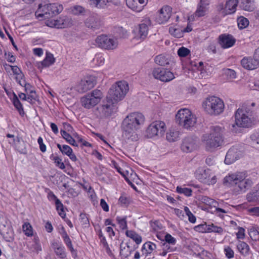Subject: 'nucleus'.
Returning <instances> with one entry per match:
<instances>
[{
    "instance_id": "1",
    "label": "nucleus",
    "mask_w": 259,
    "mask_h": 259,
    "mask_svg": "<svg viewBox=\"0 0 259 259\" xmlns=\"http://www.w3.org/2000/svg\"><path fill=\"white\" fill-rule=\"evenodd\" d=\"M202 140L206 151H213L221 146L224 141L223 129L219 126H210L209 133L203 135Z\"/></svg>"
},
{
    "instance_id": "2",
    "label": "nucleus",
    "mask_w": 259,
    "mask_h": 259,
    "mask_svg": "<svg viewBox=\"0 0 259 259\" xmlns=\"http://www.w3.org/2000/svg\"><path fill=\"white\" fill-rule=\"evenodd\" d=\"M245 174L243 172H238L232 174L224 178V183L235 185L238 193L245 192L252 186L253 182L249 179H245Z\"/></svg>"
},
{
    "instance_id": "3",
    "label": "nucleus",
    "mask_w": 259,
    "mask_h": 259,
    "mask_svg": "<svg viewBox=\"0 0 259 259\" xmlns=\"http://www.w3.org/2000/svg\"><path fill=\"white\" fill-rule=\"evenodd\" d=\"M128 90V84L125 81H119L112 85L108 91L107 99L117 103L124 98Z\"/></svg>"
},
{
    "instance_id": "4",
    "label": "nucleus",
    "mask_w": 259,
    "mask_h": 259,
    "mask_svg": "<svg viewBox=\"0 0 259 259\" xmlns=\"http://www.w3.org/2000/svg\"><path fill=\"white\" fill-rule=\"evenodd\" d=\"M205 111L211 115H218L224 110V102L220 98L215 96L207 98L203 103Z\"/></svg>"
},
{
    "instance_id": "5",
    "label": "nucleus",
    "mask_w": 259,
    "mask_h": 259,
    "mask_svg": "<svg viewBox=\"0 0 259 259\" xmlns=\"http://www.w3.org/2000/svg\"><path fill=\"white\" fill-rule=\"evenodd\" d=\"M176 121L180 125L188 129L193 126L196 122V118L188 109H180L176 115Z\"/></svg>"
},
{
    "instance_id": "6",
    "label": "nucleus",
    "mask_w": 259,
    "mask_h": 259,
    "mask_svg": "<svg viewBox=\"0 0 259 259\" xmlns=\"http://www.w3.org/2000/svg\"><path fill=\"white\" fill-rule=\"evenodd\" d=\"M251 113L252 111L247 108L245 109L243 107L239 108L235 114L236 124L242 127L251 126L252 120L249 116L251 115Z\"/></svg>"
},
{
    "instance_id": "7",
    "label": "nucleus",
    "mask_w": 259,
    "mask_h": 259,
    "mask_svg": "<svg viewBox=\"0 0 259 259\" xmlns=\"http://www.w3.org/2000/svg\"><path fill=\"white\" fill-rule=\"evenodd\" d=\"M102 92L98 89L82 97L80 99L81 105L87 109H91L97 105L103 98Z\"/></svg>"
},
{
    "instance_id": "8",
    "label": "nucleus",
    "mask_w": 259,
    "mask_h": 259,
    "mask_svg": "<svg viewBox=\"0 0 259 259\" xmlns=\"http://www.w3.org/2000/svg\"><path fill=\"white\" fill-rule=\"evenodd\" d=\"M95 41L98 47L105 50H114L118 46L117 39L104 34L98 36Z\"/></svg>"
},
{
    "instance_id": "9",
    "label": "nucleus",
    "mask_w": 259,
    "mask_h": 259,
    "mask_svg": "<svg viewBox=\"0 0 259 259\" xmlns=\"http://www.w3.org/2000/svg\"><path fill=\"white\" fill-rule=\"evenodd\" d=\"M46 24L47 26L50 27L64 28L72 26V20L70 17L61 15L57 19L48 20Z\"/></svg>"
},
{
    "instance_id": "10",
    "label": "nucleus",
    "mask_w": 259,
    "mask_h": 259,
    "mask_svg": "<svg viewBox=\"0 0 259 259\" xmlns=\"http://www.w3.org/2000/svg\"><path fill=\"white\" fill-rule=\"evenodd\" d=\"M145 121V117L143 114L139 112H134L127 116L123 120L122 123L134 127L137 129L143 124Z\"/></svg>"
},
{
    "instance_id": "11",
    "label": "nucleus",
    "mask_w": 259,
    "mask_h": 259,
    "mask_svg": "<svg viewBox=\"0 0 259 259\" xmlns=\"http://www.w3.org/2000/svg\"><path fill=\"white\" fill-rule=\"evenodd\" d=\"M165 129V123L161 121L153 122L148 127L146 132L148 138H152L154 136H162Z\"/></svg>"
},
{
    "instance_id": "12",
    "label": "nucleus",
    "mask_w": 259,
    "mask_h": 259,
    "mask_svg": "<svg viewBox=\"0 0 259 259\" xmlns=\"http://www.w3.org/2000/svg\"><path fill=\"white\" fill-rule=\"evenodd\" d=\"M0 233L7 241L10 242L14 239L12 227L10 222L6 218L0 221Z\"/></svg>"
},
{
    "instance_id": "13",
    "label": "nucleus",
    "mask_w": 259,
    "mask_h": 259,
    "mask_svg": "<svg viewBox=\"0 0 259 259\" xmlns=\"http://www.w3.org/2000/svg\"><path fill=\"white\" fill-rule=\"evenodd\" d=\"M195 174L196 179L202 183L210 184L215 182V176H212L209 169L199 167L196 170Z\"/></svg>"
},
{
    "instance_id": "14",
    "label": "nucleus",
    "mask_w": 259,
    "mask_h": 259,
    "mask_svg": "<svg viewBox=\"0 0 259 259\" xmlns=\"http://www.w3.org/2000/svg\"><path fill=\"white\" fill-rule=\"evenodd\" d=\"M137 130V128L134 127L127 125L126 123H122V137L127 140L137 141L138 139V136L136 133Z\"/></svg>"
},
{
    "instance_id": "15",
    "label": "nucleus",
    "mask_w": 259,
    "mask_h": 259,
    "mask_svg": "<svg viewBox=\"0 0 259 259\" xmlns=\"http://www.w3.org/2000/svg\"><path fill=\"white\" fill-rule=\"evenodd\" d=\"M96 84L94 77H90L81 80L76 85V90L80 93H83L93 88Z\"/></svg>"
},
{
    "instance_id": "16",
    "label": "nucleus",
    "mask_w": 259,
    "mask_h": 259,
    "mask_svg": "<svg viewBox=\"0 0 259 259\" xmlns=\"http://www.w3.org/2000/svg\"><path fill=\"white\" fill-rule=\"evenodd\" d=\"M219 44L223 49L232 47L236 42L235 38L231 34H222L218 37Z\"/></svg>"
},
{
    "instance_id": "17",
    "label": "nucleus",
    "mask_w": 259,
    "mask_h": 259,
    "mask_svg": "<svg viewBox=\"0 0 259 259\" xmlns=\"http://www.w3.org/2000/svg\"><path fill=\"white\" fill-rule=\"evenodd\" d=\"M197 142V138L186 137L183 141L181 145V149L185 152H192L196 148V143Z\"/></svg>"
},
{
    "instance_id": "18",
    "label": "nucleus",
    "mask_w": 259,
    "mask_h": 259,
    "mask_svg": "<svg viewBox=\"0 0 259 259\" xmlns=\"http://www.w3.org/2000/svg\"><path fill=\"white\" fill-rule=\"evenodd\" d=\"M171 14V8L168 6L163 7L160 10L156 20L159 24L164 23L169 20Z\"/></svg>"
},
{
    "instance_id": "19",
    "label": "nucleus",
    "mask_w": 259,
    "mask_h": 259,
    "mask_svg": "<svg viewBox=\"0 0 259 259\" xmlns=\"http://www.w3.org/2000/svg\"><path fill=\"white\" fill-rule=\"evenodd\" d=\"M150 23V20L147 19L145 20V23L139 24L138 28L134 30L137 38L143 40L147 37L149 31L148 25Z\"/></svg>"
},
{
    "instance_id": "20",
    "label": "nucleus",
    "mask_w": 259,
    "mask_h": 259,
    "mask_svg": "<svg viewBox=\"0 0 259 259\" xmlns=\"http://www.w3.org/2000/svg\"><path fill=\"white\" fill-rule=\"evenodd\" d=\"M115 104H116V103L106 99V102H104L100 107L101 113L104 117H109L112 114L115 109Z\"/></svg>"
},
{
    "instance_id": "21",
    "label": "nucleus",
    "mask_w": 259,
    "mask_h": 259,
    "mask_svg": "<svg viewBox=\"0 0 259 259\" xmlns=\"http://www.w3.org/2000/svg\"><path fill=\"white\" fill-rule=\"evenodd\" d=\"M240 151L236 147L231 148L227 152L225 159V163L227 164H230L240 158Z\"/></svg>"
},
{
    "instance_id": "22",
    "label": "nucleus",
    "mask_w": 259,
    "mask_h": 259,
    "mask_svg": "<svg viewBox=\"0 0 259 259\" xmlns=\"http://www.w3.org/2000/svg\"><path fill=\"white\" fill-rule=\"evenodd\" d=\"M148 3V0H126L127 6L136 12L141 11Z\"/></svg>"
},
{
    "instance_id": "23",
    "label": "nucleus",
    "mask_w": 259,
    "mask_h": 259,
    "mask_svg": "<svg viewBox=\"0 0 259 259\" xmlns=\"http://www.w3.org/2000/svg\"><path fill=\"white\" fill-rule=\"evenodd\" d=\"M50 8L49 4L45 5L39 4L38 9L35 12V16L38 18H44L45 19L51 17Z\"/></svg>"
},
{
    "instance_id": "24",
    "label": "nucleus",
    "mask_w": 259,
    "mask_h": 259,
    "mask_svg": "<svg viewBox=\"0 0 259 259\" xmlns=\"http://www.w3.org/2000/svg\"><path fill=\"white\" fill-rule=\"evenodd\" d=\"M241 64L243 68L248 70L254 69L259 66L258 62L254 57L253 58L250 57L243 58L241 61Z\"/></svg>"
},
{
    "instance_id": "25",
    "label": "nucleus",
    "mask_w": 259,
    "mask_h": 259,
    "mask_svg": "<svg viewBox=\"0 0 259 259\" xmlns=\"http://www.w3.org/2000/svg\"><path fill=\"white\" fill-rule=\"evenodd\" d=\"M209 4L208 0H200L195 12V16L198 17L204 16L207 11Z\"/></svg>"
},
{
    "instance_id": "26",
    "label": "nucleus",
    "mask_w": 259,
    "mask_h": 259,
    "mask_svg": "<svg viewBox=\"0 0 259 259\" xmlns=\"http://www.w3.org/2000/svg\"><path fill=\"white\" fill-rule=\"evenodd\" d=\"M201 200L205 204L215 207L217 212H221L224 213L227 212L225 209L218 207L217 206L219 205L218 202L213 199L210 198L207 196H202Z\"/></svg>"
},
{
    "instance_id": "27",
    "label": "nucleus",
    "mask_w": 259,
    "mask_h": 259,
    "mask_svg": "<svg viewBox=\"0 0 259 259\" xmlns=\"http://www.w3.org/2000/svg\"><path fill=\"white\" fill-rule=\"evenodd\" d=\"M238 4V0H229L225 4L226 9L227 12H224V15H230L233 14L236 10V7Z\"/></svg>"
},
{
    "instance_id": "28",
    "label": "nucleus",
    "mask_w": 259,
    "mask_h": 259,
    "mask_svg": "<svg viewBox=\"0 0 259 259\" xmlns=\"http://www.w3.org/2000/svg\"><path fill=\"white\" fill-rule=\"evenodd\" d=\"M55 59L53 55L50 53H47L46 57L45 59L40 62L38 64V67L39 68H43V67H47L50 66L54 63Z\"/></svg>"
},
{
    "instance_id": "29",
    "label": "nucleus",
    "mask_w": 259,
    "mask_h": 259,
    "mask_svg": "<svg viewBox=\"0 0 259 259\" xmlns=\"http://www.w3.org/2000/svg\"><path fill=\"white\" fill-rule=\"evenodd\" d=\"M85 25L89 28L96 29L100 27L101 23L99 19L92 16L90 17L87 19L85 22Z\"/></svg>"
},
{
    "instance_id": "30",
    "label": "nucleus",
    "mask_w": 259,
    "mask_h": 259,
    "mask_svg": "<svg viewBox=\"0 0 259 259\" xmlns=\"http://www.w3.org/2000/svg\"><path fill=\"white\" fill-rule=\"evenodd\" d=\"M132 249L131 248L128 243L123 244V241L120 245V254L124 258H127L132 253Z\"/></svg>"
},
{
    "instance_id": "31",
    "label": "nucleus",
    "mask_w": 259,
    "mask_h": 259,
    "mask_svg": "<svg viewBox=\"0 0 259 259\" xmlns=\"http://www.w3.org/2000/svg\"><path fill=\"white\" fill-rule=\"evenodd\" d=\"M154 61L157 64L162 66H166L169 65L171 62V60L169 57H167L162 54L156 56Z\"/></svg>"
},
{
    "instance_id": "32",
    "label": "nucleus",
    "mask_w": 259,
    "mask_h": 259,
    "mask_svg": "<svg viewBox=\"0 0 259 259\" xmlns=\"http://www.w3.org/2000/svg\"><path fill=\"white\" fill-rule=\"evenodd\" d=\"M166 69L163 68H154L152 71V75L156 79H159L160 80H166L167 79H165V77H163L164 73L166 74Z\"/></svg>"
},
{
    "instance_id": "33",
    "label": "nucleus",
    "mask_w": 259,
    "mask_h": 259,
    "mask_svg": "<svg viewBox=\"0 0 259 259\" xmlns=\"http://www.w3.org/2000/svg\"><path fill=\"white\" fill-rule=\"evenodd\" d=\"M24 88L26 93L28 94L27 99L31 100H36V96L33 87L30 83H25Z\"/></svg>"
},
{
    "instance_id": "34",
    "label": "nucleus",
    "mask_w": 259,
    "mask_h": 259,
    "mask_svg": "<svg viewBox=\"0 0 259 259\" xmlns=\"http://www.w3.org/2000/svg\"><path fill=\"white\" fill-rule=\"evenodd\" d=\"M13 98L12 100L13 104L14 107L17 109L19 114L21 116H23L24 114V111L23 110V108L22 105L20 101H19L17 96L16 94L13 92Z\"/></svg>"
},
{
    "instance_id": "35",
    "label": "nucleus",
    "mask_w": 259,
    "mask_h": 259,
    "mask_svg": "<svg viewBox=\"0 0 259 259\" xmlns=\"http://www.w3.org/2000/svg\"><path fill=\"white\" fill-rule=\"evenodd\" d=\"M50 4V10L51 13V17L59 14L60 13L63 9V6L58 3L49 4Z\"/></svg>"
},
{
    "instance_id": "36",
    "label": "nucleus",
    "mask_w": 259,
    "mask_h": 259,
    "mask_svg": "<svg viewBox=\"0 0 259 259\" xmlns=\"http://www.w3.org/2000/svg\"><path fill=\"white\" fill-rule=\"evenodd\" d=\"M253 0H241L240 7L245 11H252L253 8Z\"/></svg>"
},
{
    "instance_id": "37",
    "label": "nucleus",
    "mask_w": 259,
    "mask_h": 259,
    "mask_svg": "<svg viewBox=\"0 0 259 259\" xmlns=\"http://www.w3.org/2000/svg\"><path fill=\"white\" fill-rule=\"evenodd\" d=\"M237 248L238 251L243 255H246L248 254L249 250V247L248 245L243 241H239Z\"/></svg>"
},
{
    "instance_id": "38",
    "label": "nucleus",
    "mask_w": 259,
    "mask_h": 259,
    "mask_svg": "<svg viewBox=\"0 0 259 259\" xmlns=\"http://www.w3.org/2000/svg\"><path fill=\"white\" fill-rule=\"evenodd\" d=\"M126 235L132 239L137 244L141 243L142 237L135 231L132 230H127L125 232Z\"/></svg>"
},
{
    "instance_id": "39",
    "label": "nucleus",
    "mask_w": 259,
    "mask_h": 259,
    "mask_svg": "<svg viewBox=\"0 0 259 259\" xmlns=\"http://www.w3.org/2000/svg\"><path fill=\"white\" fill-rule=\"evenodd\" d=\"M156 248V246L154 243L151 242H147L143 244L142 251L143 253L145 252V253L150 254Z\"/></svg>"
},
{
    "instance_id": "40",
    "label": "nucleus",
    "mask_w": 259,
    "mask_h": 259,
    "mask_svg": "<svg viewBox=\"0 0 259 259\" xmlns=\"http://www.w3.org/2000/svg\"><path fill=\"white\" fill-rule=\"evenodd\" d=\"M179 138V132L175 130H169L166 133V139L169 142H174Z\"/></svg>"
},
{
    "instance_id": "41",
    "label": "nucleus",
    "mask_w": 259,
    "mask_h": 259,
    "mask_svg": "<svg viewBox=\"0 0 259 259\" xmlns=\"http://www.w3.org/2000/svg\"><path fill=\"white\" fill-rule=\"evenodd\" d=\"M62 137L70 145L77 146L76 144L75 140L71 136L70 134L67 133L65 131L61 130L60 131Z\"/></svg>"
},
{
    "instance_id": "42",
    "label": "nucleus",
    "mask_w": 259,
    "mask_h": 259,
    "mask_svg": "<svg viewBox=\"0 0 259 259\" xmlns=\"http://www.w3.org/2000/svg\"><path fill=\"white\" fill-rule=\"evenodd\" d=\"M90 2L91 5L100 9L105 8L108 4V0H90Z\"/></svg>"
},
{
    "instance_id": "43",
    "label": "nucleus",
    "mask_w": 259,
    "mask_h": 259,
    "mask_svg": "<svg viewBox=\"0 0 259 259\" xmlns=\"http://www.w3.org/2000/svg\"><path fill=\"white\" fill-rule=\"evenodd\" d=\"M255 189L254 191L247 195V198L249 201H254L259 197V186H257Z\"/></svg>"
},
{
    "instance_id": "44",
    "label": "nucleus",
    "mask_w": 259,
    "mask_h": 259,
    "mask_svg": "<svg viewBox=\"0 0 259 259\" xmlns=\"http://www.w3.org/2000/svg\"><path fill=\"white\" fill-rule=\"evenodd\" d=\"M237 22L238 27L240 29L246 28L249 25L248 20L243 16H241L238 18Z\"/></svg>"
},
{
    "instance_id": "45",
    "label": "nucleus",
    "mask_w": 259,
    "mask_h": 259,
    "mask_svg": "<svg viewBox=\"0 0 259 259\" xmlns=\"http://www.w3.org/2000/svg\"><path fill=\"white\" fill-rule=\"evenodd\" d=\"M223 232V229L221 227L215 226L213 224L208 225V233L214 232L222 234Z\"/></svg>"
},
{
    "instance_id": "46",
    "label": "nucleus",
    "mask_w": 259,
    "mask_h": 259,
    "mask_svg": "<svg viewBox=\"0 0 259 259\" xmlns=\"http://www.w3.org/2000/svg\"><path fill=\"white\" fill-rule=\"evenodd\" d=\"M23 231L27 236L33 235L32 228L29 223H25L22 226Z\"/></svg>"
},
{
    "instance_id": "47",
    "label": "nucleus",
    "mask_w": 259,
    "mask_h": 259,
    "mask_svg": "<svg viewBox=\"0 0 259 259\" xmlns=\"http://www.w3.org/2000/svg\"><path fill=\"white\" fill-rule=\"evenodd\" d=\"M177 192L180 194H184L186 196H190L192 195V190L188 188H182L180 186H177Z\"/></svg>"
},
{
    "instance_id": "48",
    "label": "nucleus",
    "mask_w": 259,
    "mask_h": 259,
    "mask_svg": "<svg viewBox=\"0 0 259 259\" xmlns=\"http://www.w3.org/2000/svg\"><path fill=\"white\" fill-rule=\"evenodd\" d=\"M57 146L63 154L69 155L73 151L70 147L66 145L62 146L60 144H57Z\"/></svg>"
},
{
    "instance_id": "49",
    "label": "nucleus",
    "mask_w": 259,
    "mask_h": 259,
    "mask_svg": "<svg viewBox=\"0 0 259 259\" xmlns=\"http://www.w3.org/2000/svg\"><path fill=\"white\" fill-rule=\"evenodd\" d=\"M50 158H52L53 160L54 161V163L56 166L59 167L61 169H64L65 168V164L63 162H62V159L60 157L58 156L54 157L53 154H52Z\"/></svg>"
},
{
    "instance_id": "50",
    "label": "nucleus",
    "mask_w": 259,
    "mask_h": 259,
    "mask_svg": "<svg viewBox=\"0 0 259 259\" xmlns=\"http://www.w3.org/2000/svg\"><path fill=\"white\" fill-rule=\"evenodd\" d=\"M116 219L121 229L124 230L127 228L126 217L123 218L117 217Z\"/></svg>"
},
{
    "instance_id": "51",
    "label": "nucleus",
    "mask_w": 259,
    "mask_h": 259,
    "mask_svg": "<svg viewBox=\"0 0 259 259\" xmlns=\"http://www.w3.org/2000/svg\"><path fill=\"white\" fill-rule=\"evenodd\" d=\"M150 224L152 230L154 232H157L162 228V226L159 221H150Z\"/></svg>"
},
{
    "instance_id": "52",
    "label": "nucleus",
    "mask_w": 259,
    "mask_h": 259,
    "mask_svg": "<svg viewBox=\"0 0 259 259\" xmlns=\"http://www.w3.org/2000/svg\"><path fill=\"white\" fill-rule=\"evenodd\" d=\"M63 241L64 243H65L67 247L68 248V249L70 250L72 254L75 252V250L73 248V245L72 244V242L71 239H70L68 235H66L62 237Z\"/></svg>"
},
{
    "instance_id": "53",
    "label": "nucleus",
    "mask_w": 259,
    "mask_h": 259,
    "mask_svg": "<svg viewBox=\"0 0 259 259\" xmlns=\"http://www.w3.org/2000/svg\"><path fill=\"white\" fill-rule=\"evenodd\" d=\"M178 55L180 57H185L190 53V50L188 48L182 47L178 50Z\"/></svg>"
},
{
    "instance_id": "54",
    "label": "nucleus",
    "mask_w": 259,
    "mask_h": 259,
    "mask_svg": "<svg viewBox=\"0 0 259 259\" xmlns=\"http://www.w3.org/2000/svg\"><path fill=\"white\" fill-rule=\"evenodd\" d=\"M115 31L118 36L121 38H125L128 35L127 31L122 27H118L116 28Z\"/></svg>"
},
{
    "instance_id": "55",
    "label": "nucleus",
    "mask_w": 259,
    "mask_h": 259,
    "mask_svg": "<svg viewBox=\"0 0 259 259\" xmlns=\"http://www.w3.org/2000/svg\"><path fill=\"white\" fill-rule=\"evenodd\" d=\"M249 235L252 240H259V232L254 228H250L249 230Z\"/></svg>"
},
{
    "instance_id": "56",
    "label": "nucleus",
    "mask_w": 259,
    "mask_h": 259,
    "mask_svg": "<svg viewBox=\"0 0 259 259\" xmlns=\"http://www.w3.org/2000/svg\"><path fill=\"white\" fill-rule=\"evenodd\" d=\"M208 225H207L206 223L204 224H200L198 226H196L194 227V230L196 231L201 232V233H206L208 232Z\"/></svg>"
},
{
    "instance_id": "57",
    "label": "nucleus",
    "mask_w": 259,
    "mask_h": 259,
    "mask_svg": "<svg viewBox=\"0 0 259 259\" xmlns=\"http://www.w3.org/2000/svg\"><path fill=\"white\" fill-rule=\"evenodd\" d=\"M55 252L56 254L61 258H64L66 257L65 249L63 246L56 250Z\"/></svg>"
},
{
    "instance_id": "58",
    "label": "nucleus",
    "mask_w": 259,
    "mask_h": 259,
    "mask_svg": "<svg viewBox=\"0 0 259 259\" xmlns=\"http://www.w3.org/2000/svg\"><path fill=\"white\" fill-rule=\"evenodd\" d=\"M224 73L228 79H232L236 78V72L232 69L229 68L226 69L224 70Z\"/></svg>"
},
{
    "instance_id": "59",
    "label": "nucleus",
    "mask_w": 259,
    "mask_h": 259,
    "mask_svg": "<svg viewBox=\"0 0 259 259\" xmlns=\"http://www.w3.org/2000/svg\"><path fill=\"white\" fill-rule=\"evenodd\" d=\"M164 241L168 244L174 245L176 243V239L170 234L167 233L164 236Z\"/></svg>"
},
{
    "instance_id": "60",
    "label": "nucleus",
    "mask_w": 259,
    "mask_h": 259,
    "mask_svg": "<svg viewBox=\"0 0 259 259\" xmlns=\"http://www.w3.org/2000/svg\"><path fill=\"white\" fill-rule=\"evenodd\" d=\"M71 12L74 15H79L84 12V9L80 6H75L71 8Z\"/></svg>"
},
{
    "instance_id": "61",
    "label": "nucleus",
    "mask_w": 259,
    "mask_h": 259,
    "mask_svg": "<svg viewBox=\"0 0 259 259\" xmlns=\"http://www.w3.org/2000/svg\"><path fill=\"white\" fill-rule=\"evenodd\" d=\"M224 252H225L226 256L228 258H232L234 256V251L231 249L230 246H227L224 248Z\"/></svg>"
},
{
    "instance_id": "62",
    "label": "nucleus",
    "mask_w": 259,
    "mask_h": 259,
    "mask_svg": "<svg viewBox=\"0 0 259 259\" xmlns=\"http://www.w3.org/2000/svg\"><path fill=\"white\" fill-rule=\"evenodd\" d=\"M79 220L82 225H89V220L87 214L85 213H81L79 215Z\"/></svg>"
},
{
    "instance_id": "63",
    "label": "nucleus",
    "mask_w": 259,
    "mask_h": 259,
    "mask_svg": "<svg viewBox=\"0 0 259 259\" xmlns=\"http://www.w3.org/2000/svg\"><path fill=\"white\" fill-rule=\"evenodd\" d=\"M165 72L166 73V74L165 73H164L163 77H165V79H167L166 80H161L162 81L164 82H168L171 80H172L174 78V75L172 72L168 70V69L165 70Z\"/></svg>"
},
{
    "instance_id": "64",
    "label": "nucleus",
    "mask_w": 259,
    "mask_h": 259,
    "mask_svg": "<svg viewBox=\"0 0 259 259\" xmlns=\"http://www.w3.org/2000/svg\"><path fill=\"white\" fill-rule=\"evenodd\" d=\"M217 10L220 12V14L223 16L225 17L227 15L224 14V12H227L226 9V6L225 5H224L223 3H220L218 4V5L217 6Z\"/></svg>"
}]
</instances>
